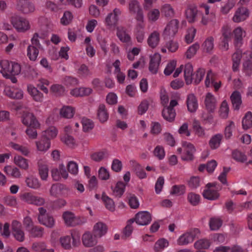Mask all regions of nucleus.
<instances>
[{
  "label": "nucleus",
  "instance_id": "nucleus-54",
  "mask_svg": "<svg viewBox=\"0 0 252 252\" xmlns=\"http://www.w3.org/2000/svg\"><path fill=\"white\" fill-rule=\"evenodd\" d=\"M63 189L64 186L62 184H53L49 190L50 194L52 196L57 197Z\"/></svg>",
  "mask_w": 252,
  "mask_h": 252
},
{
  "label": "nucleus",
  "instance_id": "nucleus-61",
  "mask_svg": "<svg viewBox=\"0 0 252 252\" xmlns=\"http://www.w3.org/2000/svg\"><path fill=\"white\" fill-rule=\"evenodd\" d=\"M82 125L83 130L84 132H88L92 130L94 126V123L93 121L86 118H83L82 119Z\"/></svg>",
  "mask_w": 252,
  "mask_h": 252
},
{
  "label": "nucleus",
  "instance_id": "nucleus-46",
  "mask_svg": "<svg viewBox=\"0 0 252 252\" xmlns=\"http://www.w3.org/2000/svg\"><path fill=\"white\" fill-rule=\"evenodd\" d=\"M160 11L162 14L166 17H172L174 15V10L170 4L165 3L162 5L160 8Z\"/></svg>",
  "mask_w": 252,
  "mask_h": 252
},
{
  "label": "nucleus",
  "instance_id": "nucleus-51",
  "mask_svg": "<svg viewBox=\"0 0 252 252\" xmlns=\"http://www.w3.org/2000/svg\"><path fill=\"white\" fill-rule=\"evenodd\" d=\"M222 221L219 218H211L209 221L210 229L213 231L218 230L222 225Z\"/></svg>",
  "mask_w": 252,
  "mask_h": 252
},
{
  "label": "nucleus",
  "instance_id": "nucleus-53",
  "mask_svg": "<svg viewBox=\"0 0 252 252\" xmlns=\"http://www.w3.org/2000/svg\"><path fill=\"white\" fill-rule=\"evenodd\" d=\"M235 5V2L234 0H228L226 3L220 7V13L223 15L228 14Z\"/></svg>",
  "mask_w": 252,
  "mask_h": 252
},
{
  "label": "nucleus",
  "instance_id": "nucleus-36",
  "mask_svg": "<svg viewBox=\"0 0 252 252\" xmlns=\"http://www.w3.org/2000/svg\"><path fill=\"white\" fill-rule=\"evenodd\" d=\"M38 174L42 181H46L48 178L49 169L48 166L41 162H38Z\"/></svg>",
  "mask_w": 252,
  "mask_h": 252
},
{
  "label": "nucleus",
  "instance_id": "nucleus-24",
  "mask_svg": "<svg viewBox=\"0 0 252 252\" xmlns=\"http://www.w3.org/2000/svg\"><path fill=\"white\" fill-rule=\"evenodd\" d=\"M107 231L106 225L101 221L96 222L93 227V232L96 237H102L107 233Z\"/></svg>",
  "mask_w": 252,
  "mask_h": 252
},
{
  "label": "nucleus",
  "instance_id": "nucleus-2",
  "mask_svg": "<svg viewBox=\"0 0 252 252\" xmlns=\"http://www.w3.org/2000/svg\"><path fill=\"white\" fill-rule=\"evenodd\" d=\"M177 151L181 155L182 160L191 161L194 158L193 154L195 152V148L191 143L184 141L182 143V147L178 148Z\"/></svg>",
  "mask_w": 252,
  "mask_h": 252
},
{
  "label": "nucleus",
  "instance_id": "nucleus-59",
  "mask_svg": "<svg viewBox=\"0 0 252 252\" xmlns=\"http://www.w3.org/2000/svg\"><path fill=\"white\" fill-rule=\"evenodd\" d=\"M201 179L198 176H192L188 181V185L192 189H195L201 185Z\"/></svg>",
  "mask_w": 252,
  "mask_h": 252
},
{
  "label": "nucleus",
  "instance_id": "nucleus-25",
  "mask_svg": "<svg viewBox=\"0 0 252 252\" xmlns=\"http://www.w3.org/2000/svg\"><path fill=\"white\" fill-rule=\"evenodd\" d=\"M4 92L6 95L12 98L21 99L23 97V92L19 89L6 88Z\"/></svg>",
  "mask_w": 252,
  "mask_h": 252
},
{
  "label": "nucleus",
  "instance_id": "nucleus-16",
  "mask_svg": "<svg viewBox=\"0 0 252 252\" xmlns=\"http://www.w3.org/2000/svg\"><path fill=\"white\" fill-rule=\"evenodd\" d=\"M249 16V10L246 7H240L235 12L232 21L235 23H240L246 20Z\"/></svg>",
  "mask_w": 252,
  "mask_h": 252
},
{
  "label": "nucleus",
  "instance_id": "nucleus-15",
  "mask_svg": "<svg viewBox=\"0 0 252 252\" xmlns=\"http://www.w3.org/2000/svg\"><path fill=\"white\" fill-rule=\"evenodd\" d=\"M203 196L205 198L210 200L217 199L220 196L218 188L215 185L208 184L206 185V189L203 191Z\"/></svg>",
  "mask_w": 252,
  "mask_h": 252
},
{
  "label": "nucleus",
  "instance_id": "nucleus-21",
  "mask_svg": "<svg viewBox=\"0 0 252 252\" xmlns=\"http://www.w3.org/2000/svg\"><path fill=\"white\" fill-rule=\"evenodd\" d=\"M93 90L88 87L76 88L70 91V94L75 97H83L91 94Z\"/></svg>",
  "mask_w": 252,
  "mask_h": 252
},
{
  "label": "nucleus",
  "instance_id": "nucleus-60",
  "mask_svg": "<svg viewBox=\"0 0 252 252\" xmlns=\"http://www.w3.org/2000/svg\"><path fill=\"white\" fill-rule=\"evenodd\" d=\"M229 113V107L226 100H223L220 109V115L222 118L226 119L228 117Z\"/></svg>",
  "mask_w": 252,
  "mask_h": 252
},
{
  "label": "nucleus",
  "instance_id": "nucleus-48",
  "mask_svg": "<svg viewBox=\"0 0 252 252\" xmlns=\"http://www.w3.org/2000/svg\"><path fill=\"white\" fill-rule=\"evenodd\" d=\"M160 17V11L158 9L153 8L147 13V18L150 22H155Z\"/></svg>",
  "mask_w": 252,
  "mask_h": 252
},
{
  "label": "nucleus",
  "instance_id": "nucleus-26",
  "mask_svg": "<svg viewBox=\"0 0 252 252\" xmlns=\"http://www.w3.org/2000/svg\"><path fill=\"white\" fill-rule=\"evenodd\" d=\"M83 245L86 247L94 246L96 243L95 238L90 232H86L82 237Z\"/></svg>",
  "mask_w": 252,
  "mask_h": 252
},
{
  "label": "nucleus",
  "instance_id": "nucleus-8",
  "mask_svg": "<svg viewBox=\"0 0 252 252\" xmlns=\"http://www.w3.org/2000/svg\"><path fill=\"white\" fill-rule=\"evenodd\" d=\"M128 10L131 15H135V18L139 20L143 19V11L138 0H129L128 2Z\"/></svg>",
  "mask_w": 252,
  "mask_h": 252
},
{
  "label": "nucleus",
  "instance_id": "nucleus-5",
  "mask_svg": "<svg viewBox=\"0 0 252 252\" xmlns=\"http://www.w3.org/2000/svg\"><path fill=\"white\" fill-rule=\"evenodd\" d=\"M120 9L115 8L112 12L109 13L105 19V24L108 29L114 30L117 27L119 16L121 14Z\"/></svg>",
  "mask_w": 252,
  "mask_h": 252
},
{
  "label": "nucleus",
  "instance_id": "nucleus-63",
  "mask_svg": "<svg viewBox=\"0 0 252 252\" xmlns=\"http://www.w3.org/2000/svg\"><path fill=\"white\" fill-rule=\"evenodd\" d=\"M187 199L190 204L193 206H196L200 202V197L198 194L190 192L188 194Z\"/></svg>",
  "mask_w": 252,
  "mask_h": 252
},
{
  "label": "nucleus",
  "instance_id": "nucleus-40",
  "mask_svg": "<svg viewBox=\"0 0 252 252\" xmlns=\"http://www.w3.org/2000/svg\"><path fill=\"white\" fill-rule=\"evenodd\" d=\"M4 171L7 175L15 178H19L21 176L20 170L16 167H12L10 165H7L4 168Z\"/></svg>",
  "mask_w": 252,
  "mask_h": 252
},
{
  "label": "nucleus",
  "instance_id": "nucleus-1",
  "mask_svg": "<svg viewBox=\"0 0 252 252\" xmlns=\"http://www.w3.org/2000/svg\"><path fill=\"white\" fill-rule=\"evenodd\" d=\"M0 73L6 78L18 75L21 71L26 74L36 77L37 73L30 64H0Z\"/></svg>",
  "mask_w": 252,
  "mask_h": 252
},
{
  "label": "nucleus",
  "instance_id": "nucleus-33",
  "mask_svg": "<svg viewBox=\"0 0 252 252\" xmlns=\"http://www.w3.org/2000/svg\"><path fill=\"white\" fill-rule=\"evenodd\" d=\"M198 11L195 6H189L185 12V15L189 23H193L195 21Z\"/></svg>",
  "mask_w": 252,
  "mask_h": 252
},
{
  "label": "nucleus",
  "instance_id": "nucleus-32",
  "mask_svg": "<svg viewBox=\"0 0 252 252\" xmlns=\"http://www.w3.org/2000/svg\"><path fill=\"white\" fill-rule=\"evenodd\" d=\"M38 222L41 224L49 228H53L56 223L55 219L50 214L43 218L40 217V219L38 220Z\"/></svg>",
  "mask_w": 252,
  "mask_h": 252
},
{
  "label": "nucleus",
  "instance_id": "nucleus-45",
  "mask_svg": "<svg viewBox=\"0 0 252 252\" xmlns=\"http://www.w3.org/2000/svg\"><path fill=\"white\" fill-rule=\"evenodd\" d=\"M39 54V49L33 45H29L27 48V56L31 61L35 62Z\"/></svg>",
  "mask_w": 252,
  "mask_h": 252
},
{
  "label": "nucleus",
  "instance_id": "nucleus-34",
  "mask_svg": "<svg viewBox=\"0 0 252 252\" xmlns=\"http://www.w3.org/2000/svg\"><path fill=\"white\" fill-rule=\"evenodd\" d=\"M162 116L165 120L172 122L175 118V110L174 109H171L165 106L162 111Z\"/></svg>",
  "mask_w": 252,
  "mask_h": 252
},
{
  "label": "nucleus",
  "instance_id": "nucleus-38",
  "mask_svg": "<svg viewBox=\"0 0 252 252\" xmlns=\"http://www.w3.org/2000/svg\"><path fill=\"white\" fill-rule=\"evenodd\" d=\"M97 115L99 121L101 123H103L107 121L109 115L104 105L101 104L99 106Z\"/></svg>",
  "mask_w": 252,
  "mask_h": 252
},
{
  "label": "nucleus",
  "instance_id": "nucleus-55",
  "mask_svg": "<svg viewBox=\"0 0 252 252\" xmlns=\"http://www.w3.org/2000/svg\"><path fill=\"white\" fill-rule=\"evenodd\" d=\"M199 47L200 46L198 43H195L193 44L192 45H191L189 48V49L186 52V57L188 59H190L191 58H192L196 54L197 51L199 49Z\"/></svg>",
  "mask_w": 252,
  "mask_h": 252
},
{
  "label": "nucleus",
  "instance_id": "nucleus-3",
  "mask_svg": "<svg viewBox=\"0 0 252 252\" xmlns=\"http://www.w3.org/2000/svg\"><path fill=\"white\" fill-rule=\"evenodd\" d=\"M10 22L13 27L18 32H24L31 28L29 21L19 15L12 16L11 17Z\"/></svg>",
  "mask_w": 252,
  "mask_h": 252
},
{
  "label": "nucleus",
  "instance_id": "nucleus-19",
  "mask_svg": "<svg viewBox=\"0 0 252 252\" xmlns=\"http://www.w3.org/2000/svg\"><path fill=\"white\" fill-rule=\"evenodd\" d=\"M63 218L65 224L67 226H73L79 224L78 219L71 212H64L63 214Z\"/></svg>",
  "mask_w": 252,
  "mask_h": 252
},
{
  "label": "nucleus",
  "instance_id": "nucleus-11",
  "mask_svg": "<svg viewBox=\"0 0 252 252\" xmlns=\"http://www.w3.org/2000/svg\"><path fill=\"white\" fill-rule=\"evenodd\" d=\"M16 7L18 10L24 14L32 13L35 9L34 4L30 0H18Z\"/></svg>",
  "mask_w": 252,
  "mask_h": 252
},
{
  "label": "nucleus",
  "instance_id": "nucleus-28",
  "mask_svg": "<svg viewBox=\"0 0 252 252\" xmlns=\"http://www.w3.org/2000/svg\"><path fill=\"white\" fill-rule=\"evenodd\" d=\"M14 163L21 169L27 170L29 168V160L20 155L15 156Z\"/></svg>",
  "mask_w": 252,
  "mask_h": 252
},
{
  "label": "nucleus",
  "instance_id": "nucleus-62",
  "mask_svg": "<svg viewBox=\"0 0 252 252\" xmlns=\"http://www.w3.org/2000/svg\"><path fill=\"white\" fill-rule=\"evenodd\" d=\"M193 128L196 135L200 137H204L205 136L204 129L201 126L197 121H194L193 124Z\"/></svg>",
  "mask_w": 252,
  "mask_h": 252
},
{
  "label": "nucleus",
  "instance_id": "nucleus-37",
  "mask_svg": "<svg viewBox=\"0 0 252 252\" xmlns=\"http://www.w3.org/2000/svg\"><path fill=\"white\" fill-rule=\"evenodd\" d=\"M44 229L40 226L34 225L29 229L30 237L32 238H42L44 234Z\"/></svg>",
  "mask_w": 252,
  "mask_h": 252
},
{
  "label": "nucleus",
  "instance_id": "nucleus-23",
  "mask_svg": "<svg viewBox=\"0 0 252 252\" xmlns=\"http://www.w3.org/2000/svg\"><path fill=\"white\" fill-rule=\"evenodd\" d=\"M27 91L33 99L37 102H41L43 100V95L37 88L32 85H28Z\"/></svg>",
  "mask_w": 252,
  "mask_h": 252
},
{
  "label": "nucleus",
  "instance_id": "nucleus-43",
  "mask_svg": "<svg viewBox=\"0 0 252 252\" xmlns=\"http://www.w3.org/2000/svg\"><path fill=\"white\" fill-rule=\"evenodd\" d=\"M9 145L12 148L25 156H28L30 153V150L27 146L21 145L14 142H10Z\"/></svg>",
  "mask_w": 252,
  "mask_h": 252
},
{
  "label": "nucleus",
  "instance_id": "nucleus-56",
  "mask_svg": "<svg viewBox=\"0 0 252 252\" xmlns=\"http://www.w3.org/2000/svg\"><path fill=\"white\" fill-rule=\"evenodd\" d=\"M221 38L231 40L232 36V30L230 26L224 25L221 29Z\"/></svg>",
  "mask_w": 252,
  "mask_h": 252
},
{
  "label": "nucleus",
  "instance_id": "nucleus-41",
  "mask_svg": "<svg viewBox=\"0 0 252 252\" xmlns=\"http://www.w3.org/2000/svg\"><path fill=\"white\" fill-rule=\"evenodd\" d=\"M101 199L107 210L111 212H114L115 210V205L114 201L107 195L103 193Z\"/></svg>",
  "mask_w": 252,
  "mask_h": 252
},
{
  "label": "nucleus",
  "instance_id": "nucleus-7",
  "mask_svg": "<svg viewBox=\"0 0 252 252\" xmlns=\"http://www.w3.org/2000/svg\"><path fill=\"white\" fill-rule=\"evenodd\" d=\"M179 22L177 19L171 20L166 26L163 36L165 39H170L175 36L178 31Z\"/></svg>",
  "mask_w": 252,
  "mask_h": 252
},
{
  "label": "nucleus",
  "instance_id": "nucleus-18",
  "mask_svg": "<svg viewBox=\"0 0 252 252\" xmlns=\"http://www.w3.org/2000/svg\"><path fill=\"white\" fill-rule=\"evenodd\" d=\"M204 104L207 110L212 112L216 108L217 99L215 96L211 93H208L205 95Z\"/></svg>",
  "mask_w": 252,
  "mask_h": 252
},
{
  "label": "nucleus",
  "instance_id": "nucleus-10",
  "mask_svg": "<svg viewBox=\"0 0 252 252\" xmlns=\"http://www.w3.org/2000/svg\"><path fill=\"white\" fill-rule=\"evenodd\" d=\"M21 121L23 125L27 126H31L34 128L40 127V124L33 113L25 111L21 117Z\"/></svg>",
  "mask_w": 252,
  "mask_h": 252
},
{
  "label": "nucleus",
  "instance_id": "nucleus-29",
  "mask_svg": "<svg viewBox=\"0 0 252 252\" xmlns=\"http://www.w3.org/2000/svg\"><path fill=\"white\" fill-rule=\"evenodd\" d=\"M107 156V153L105 150H99L92 152L90 154V157L92 160L99 162L103 160Z\"/></svg>",
  "mask_w": 252,
  "mask_h": 252
},
{
  "label": "nucleus",
  "instance_id": "nucleus-12",
  "mask_svg": "<svg viewBox=\"0 0 252 252\" xmlns=\"http://www.w3.org/2000/svg\"><path fill=\"white\" fill-rule=\"evenodd\" d=\"M11 227L12 233L15 239L19 242H23L25 237L21 223L19 221L14 220L12 222Z\"/></svg>",
  "mask_w": 252,
  "mask_h": 252
},
{
  "label": "nucleus",
  "instance_id": "nucleus-31",
  "mask_svg": "<svg viewBox=\"0 0 252 252\" xmlns=\"http://www.w3.org/2000/svg\"><path fill=\"white\" fill-rule=\"evenodd\" d=\"M222 139V135L220 133L212 136L209 141L210 148L212 150L218 149L220 145Z\"/></svg>",
  "mask_w": 252,
  "mask_h": 252
},
{
  "label": "nucleus",
  "instance_id": "nucleus-4",
  "mask_svg": "<svg viewBox=\"0 0 252 252\" xmlns=\"http://www.w3.org/2000/svg\"><path fill=\"white\" fill-rule=\"evenodd\" d=\"M199 232L200 231L197 228H194L186 232L178 238L177 244L179 246H183L192 243L195 238L197 237Z\"/></svg>",
  "mask_w": 252,
  "mask_h": 252
},
{
  "label": "nucleus",
  "instance_id": "nucleus-9",
  "mask_svg": "<svg viewBox=\"0 0 252 252\" xmlns=\"http://www.w3.org/2000/svg\"><path fill=\"white\" fill-rule=\"evenodd\" d=\"M23 201L36 206L43 205L45 202L44 198L33 195L31 192H25L20 196Z\"/></svg>",
  "mask_w": 252,
  "mask_h": 252
},
{
  "label": "nucleus",
  "instance_id": "nucleus-44",
  "mask_svg": "<svg viewBox=\"0 0 252 252\" xmlns=\"http://www.w3.org/2000/svg\"><path fill=\"white\" fill-rule=\"evenodd\" d=\"M133 169L136 174L137 176L140 179H144L147 177V174L142 168L141 165L135 161H131Z\"/></svg>",
  "mask_w": 252,
  "mask_h": 252
},
{
  "label": "nucleus",
  "instance_id": "nucleus-57",
  "mask_svg": "<svg viewBox=\"0 0 252 252\" xmlns=\"http://www.w3.org/2000/svg\"><path fill=\"white\" fill-rule=\"evenodd\" d=\"M153 154L159 160H162L165 158V152L162 146L158 145L155 148Z\"/></svg>",
  "mask_w": 252,
  "mask_h": 252
},
{
  "label": "nucleus",
  "instance_id": "nucleus-13",
  "mask_svg": "<svg viewBox=\"0 0 252 252\" xmlns=\"http://www.w3.org/2000/svg\"><path fill=\"white\" fill-rule=\"evenodd\" d=\"M233 44L235 47H241L243 44L244 38L246 36V31L241 27L236 28L232 32Z\"/></svg>",
  "mask_w": 252,
  "mask_h": 252
},
{
  "label": "nucleus",
  "instance_id": "nucleus-50",
  "mask_svg": "<svg viewBox=\"0 0 252 252\" xmlns=\"http://www.w3.org/2000/svg\"><path fill=\"white\" fill-rule=\"evenodd\" d=\"M125 184L122 182H118L113 189V194L116 197H121L125 191Z\"/></svg>",
  "mask_w": 252,
  "mask_h": 252
},
{
  "label": "nucleus",
  "instance_id": "nucleus-47",
  "mask_svg": "<svg viewBox=\"0 0 252 252\" xmlns=\"http://www.w3.org/2000/svg\"><path fill=\"white\" fill-rule=\"evenodd\" d=\"M214 38L212 36L208 37L203 42L202 44V48L204 51L210 53L214 49Z\"/></svg>",
  "mask_w": 252,
  "mask_h": 252
},
{
  "label": "nucleus",
  "instance_id": "nucleus-35",
  "mask_svg": "<svg viewBox=\"0 0 252 252\" xmlns=\"http://www.w3.org/2000/svg\"><path fill=\"white\" fill-rule=\"evenodd\" d=\"M230 100L234 109L235 110L239 109L240 105L242 103L241 95L240 93L238 91H234L230 96Z\"/></svg>",
  "mask_w": 252,
  "mask_h": 252
},
{
  "label": "nucleus",
  "instance_id": "nucleus-22",
  "mask_svg": "<svg viewBox=\"0 0 252 252\" xmlns=\"http://www.w3.org/2000/svg\"><path fill=\"white\" fill-rule=\"evenodd\" d=\"M187 105L190 112H194L198 108V101L195 95L193 94H189L187 97Z\"/></svg>",
  "mask_w": 252,
  "mask_h": 252
},
{
  "label": "nucleus",
  "instance_id": "nucleus-17",
  "mask_svg": "<svg viewBox=\"0 0 252 252\" xmlns=\"http://www.w3.org/2000/svg\"><path fill=\"white\" fill-rule=\"evenodd\" d=\"M35 146L38 152L44 154L50 149L51 142L49 139L42 136L39 139L35 141Z\"/></svg>",
  "mask_w": 252,
  "mask_h": 252
},
{
  "label": "nucleus",
  "instance_id": "nucleus-39",
  "mask_svg": "<svg viewBox=\"0 0 252 252\" xmlns=\"http://www.w3.org/2000/svg\"><path fill=\"white\" fill-rule=\"evenodd\" d=\"M74 113V108L69 106H63L60 111L61 116L66 119H70L72 118Z\"/></svg>",
  "mask_w": 252,
  "mask_h": 252
},
{
  "label": "nucleus",
  "instance_id": "nucleus-6",
  "mask_svg": "<svg viewBox=\"0 0 252 252\" xmlns=\"http://www.w3.org/2000/svg\"><path fill=\"white\" fill-rule=\"evenodd\" d=\"M183 69L186 82L188 85L190 84L193 81V67L191 64H182L179 68H177L173 74V77H177Z\"/></svg>",
  "mask_w": 252,
  "mask_h": 252
},
{
  "label": "nucleus",
  "instance_id": "nucleus-58",
  "mask_svg": "<svg viewBox=\"0 0 252 252\" xmlns=\"http://www.w3.org/2000/svg\"><path fill=\"white\" fill-rule=\"evenodd\" d=\"M60 242L61 246L66 250L71 248V238L69 236H63L60 238Z\"/></svg>",
  "mask_w": 252,
  "mask_h": 252
},
{
  "label": "nucleus",
  "instance_id": "nucleus-27",
  "mask_svg": "<svg viewBox=\"0 0 252 252\" xmlns=\"http://www.w3.org/2000/svg\"><path fill=\"white\" fill-rule=\"evenodd\" d=\"M116 29L117 36L121 42L128 43L130 41L131 37L126 32V30L124 27H118Z\"/></svg>",
  "mask_w": 252,
  "mask_h": 252
},
{
  "label": "nucleus",
  "instance_id": "nucleus-20",
  "mask_svg": "<svg viewBox=\"0 0 252 252\" xmlns=\"http://www.w3.org/2000/svg\"><path fill=\"white\" fill-rule=\"evenodd\" d=\"M160 39V32L158 31H154L149 34L147 43L151 48H155L158 45Z\"/></svg>",
  "mask_w": 252,
  "mask_h": 252
},
{
  "label": "nucleus",
  "instance_id": "nucleus-49",
  "mask_svg": "<svg viewBox=\"0 0 252 252\" xmlns=\"http://www.w3.org/2000/svg\"><path fill=\"white\" fill-rule=\"evenodd\" d=\"M58 133V131L55 126H50L44 131L42 136L50 140L51 139L55 138L57 136Z\"/></svg>",
  "mask_w": 252,
  "mask_h": 252
},
{
  "label": "nucleus",
  "instance_id": "nucleus-42",
  "mask_svg": "<svg viewBox=\"0 0 252 252\" xmlns=\"http://www.w3.org/2000/svg\"><path fill=\"white\" fill-rule=\"evenodd\" d=\"M169 246V242L164 238L158 239L155 244L154 250L156 252H161Z\"/></svg>",
  "mask_w": 252,
  "mask_h": 252
},
{
  "label": "nucleus",
  "instance_id": "nucleus-64",
  "mask_svg": "<svg viewBox=\"0 0 252 252\" xmlns=\"http://www.w3.org/2000/svg\"><path fill=\"white\" fill-rule=\"evenodd\" d=\"M73 17V15L71 12L66 11L64 12L63 16L61 19V23L64 26H66L71 23Z\"/></svg>",
  "mask_w": 252,
  "mask_h": 252
},
{
  "label": "nucleus",
  "instance_id": "nucleus-52",
  "mask_svg": "<svg viewBox=\"0 0 252 252\" xmlns=\"http://www.w3.org/2000/svg\"><path fill=\"white\" fill-rule=\"evenodd\" d=\"M242 126L244 129H248L252 126V114L247 112L242 120Z\"/></svg>",
  "mask_w": 252,
  "mask_h": 252
},
{
  "label": "nucleus",
  "instance_id": "nucleus-30",
  "mask_svg": "<svg viewBox=\"0 0 252 252\" xmlns=\"http://www.w3.org/2000/svg\"><path fill=\"white\" fill-rule=\"evenodd\" d=\"M25 182L26 185L30 188L38 189L40 188L41 184L35 177L30 176L26 178Z\"/></svg>",
  "mask_w": 252,
  "mask_h": 252
},
{
  "label": "nucleus",
  "instance_id": "nucleus-14",
  "mask_svg": "<svg viewBox=\"0 0 252 252\" xmlns=\"http://www.w3.org/2000/svg\"><path fill=\"white\" fill-rule=\"evenodd\" d=\"M134 221L140 225H146L152 220L151 214L147 211H141L137 213L133 219Z\"/></svg>",
  "mask_w": 252,
  "mask_h": 252
}]
</instances>
